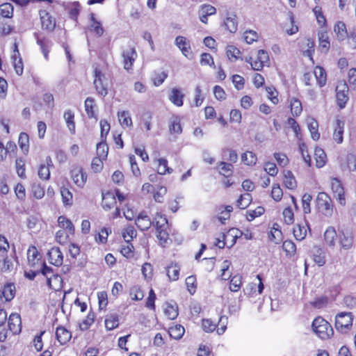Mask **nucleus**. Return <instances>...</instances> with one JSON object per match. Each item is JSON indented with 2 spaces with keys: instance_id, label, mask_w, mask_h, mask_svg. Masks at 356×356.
Instances as JSON below:
<instances>
[{
  "instance_id": "1",
  "label": "nucleus",
  "mask_w": 356,
  "mask_h": 356,
  "mask_svg": "<svg viewBox=\"0 0 356 356\" xmlns=\"http://www.w3.org/2000/svg\"><path fill=\"white\" fill-rule=\"evenodd\" d=\"M154 226L156 229V238L159 244L164 247L170 241L168 232V220L165 215L157 212L154 218Z\"/></svg>"
},
{
  "instance_id": "2",
  "label": "nucleus",
  "mask_w": 356,
  "mask_h": 356,
  "mask_svg": "<svg viewBox=\"0 0 356 356\" xmlns=\"http://www.w3.org/2000/svg\"><path fill=\"white\" fill-rule=\"evenodd\" d=\"M312 327L315 334L323 340L329 339L334 333L330 324L321 316L313 321Z\"/></svg>"
},
{
  "instance_id": "3",
  "label": "nucleus",
  "mask_w": 356,
  "mask_h": 356,
  "mask_svg": "<svg viewBox=\"0 0 356 356\" xmlns=\"http://www.w3.org/2000/svg\"><path fill=\"white\" fill-rule=\"evenodd\" d=\"M93 73V85L95 90L99 96L104 97L108 94L109 86L108 79L99 67H95Z\"/></svg>"
},
{
  "instance_id": "4",
  "label": "nucleus",
  "mask_w": 356,
  "mask_h": 356,
  "mask_svg": "<svg viewBox=\"0 0 356 356\" xmlns=\"http://www.w3.org/2000/svg\"><path fill=\"white\" fill-rule=\"evenodd\" d=\"M351 312H340L335 317V328L341 333H347L353 326Z\"/></svg>"
},
{
  "instance_id": "5",
  "label": "nucleus",
  "mask_w": 356,
  "mask_h": 356,
  "mask_svg": "<svg viewBox=\"0 0 356 356\" xmlns=\"http://www.w3.org/2000/svg\"><path fill=\"white\" fill-rule=\"evenodd\" d=\"M316 204L320 211L327 217L333 213V204L330 197L324 192H321L316 197Z\"/></svg>"
},
{
  "instance_id": "6",
  "label": "nucleus",
  "mask_w": 356,
  "mask_h": 356,
  "mask_svg": "<svg viewBox=\"0 0 356 356\" xmlns=\"http://www.w3.org/2000/svg\"><path fill=\"white\" fill-rule=\"evenodd\" d=\"M339 243L343 250H349L352 248L354 241L353 232L348 229H343L339 231Z\"/></svg>"
},
{
  "instance_id": "7",
  "label": "nucleus",
  "mask_w": 356,
  "mask_h": 356,
  "mask_svg": "<svg viewBox=\"0 0 356 356\" xmlns=\"http://www.w3.org/2000/svg\"><path fill=\"white\" fill-rule=\"evenodd\" d=\"M124 67L127 71L132 70V66L137 58V53L134 47L127 46L122 51Z\"/></svg>"
},
{
  "instance_id": "8",
  "label": "nucleus",
  "mask_w": 356,
  "mask_h": 356,
  "mask_svg": "<svg viewBox=\"0 0 356 356\" xmlns=\"http://www.w3.org/2000/svg\"><path fill=\"white\" fill-rule=\"evenodd\" d=\"M238 232H240L241 234V232L238 229L234 228L230 229L226 235L224 234L222 235V239H216L215 245L219 248H224L226 245L225 240H227L228 238L230 237L232 238V242L229 248L232 247L236 243V239L239 237Z\"/></svg>"
},
{
  "instance_id": "9",
  "label": "nucleus",
  "mask_w": 356,
  "mask_h": 356,
  "mask_svg": "<svg viewBox=\"0 0 356 356\" xmlns=\"http://www.w3.org/2000/svg\"><path fill=\"white\" fill-rule=\"evenodd\" d=\"M331 188L334 193V197L338 200L340 204H346L344 195V189L341 181L337 178H332L331 180Z\"/></svg>"
},
{
  "instance_id": "10",
  "label": "nucleus",
  "mask_w": 356,
  "mask_h": 356,
  "mask_svg": "<svg viewBox=\"0 0 356 356\" xmlns=\"http://www.w3.org/2000/svg\"><path fill=\"white\" fill-rule=\"evenodd\" d=\"M71 177L78 187H83L87 180V175L81 166L75 165L71 170Z\"/></svg>"
},
{
  "instance_id": "11",
  "label": "nucleus",
  "mask_w": 356,
  "mask_h": 356,
  "mask_svg": "<svg viewBox=\"0 0 356 356\" xmlns=\"http://www.w3.org/2000/svg\"><path fill=\"white\" fill-rule=\"evenodd\" d=\"M336 92L337 104L341 108H343L345 107L346 104L348 100V87L346 83L343 82L339 84L336 88Z\"/></svg>"
},
{
  "instance_id": "12",
  "label": "nucleus",
  "mask_w": 356,
  "mask_h": 356,
  "mask_svg": "<svg viewBox=\"0 0 356 356\" xmlns=\"http://www.w3.org/2000/svg\"><path fill=\"white\" fill-rule=\"evenodd\" d=\"M154 220L147 215L146 212H140L136 219V225L141 231L148 230L152 225H154Z\"/></svg>"
},
{
  "instance_id": "13",
  "label": "nucleus",
  "mask_w": 356,
  "mask_h": 356,
  "mask_svg": "<svg viewBox=\"0 0 356 356\" xmlns=\"http://www.w3.org/2000/svg\"><path fill=\"white\" fill-rule=\"evenodd\" d=\"M216 13V8L210 4H203L200 6L198 10L200 20L204 24H207L209 16L213 15Z\"/></svg>"
},
{
  "instance_id": "14",
  "label": "nucleus",
  "mask_w": 356,
  "mask_h": 356,
  "mask_svg": "<svg viewBox=\"0 0 356 356\" xmlns=\"http://www.w3.org/2000/svg\"><path fill=\"white\" fill-rule=\"evenodd\" d=\"M42 27L47 31H51L56 26L55 19L47 11L40 12Z\"/></svg>"
},
{
  "instance_id": "15",
  "label": "nucleus",
  "mask_w": 356,
  "mask_h": 356,
  "mask_svg": "<svg viewBox=\"0 0 356 356\" xmlns=\"http://www.w3.org/2000/svg\"><path fill=\"white\" fill-rule=\"evenodd\" d=\"M47 256L49 262L55 266H60L63 262V256L59 248L54 247L51 248Z\"/></svg>"
},
{
  "instance_id": "16",
  "label": "nucleus",
  "mask_w": 356,
  "mask_h": 356,
  "mask_svg": "<svg viewBox=\"0 0 356 356\" xmlns=\"http://www.w3.org/2000/svg\"><path fill=\"white\" fill-rule=\"evenodd\" d=\"M27 259L29 265L32 268H35L42 262L37 248L33 245L30 246L27 250Z\"/></svg>"
},
{
  "instance_id": "17",
  "label": "nucleus",
  "mask_w": 356,
  "mask_h": 356,
  "mask_svg": "<svg viewBox=\"0 0 356 356\" xmlns=\"http://www.w3.org/2000/svg\"><path fill=\"white\" fill-rule=\"evenodd\" d=\"M18 46H14L13 54L11 56L13 60V66L16 74L21 76L24 72V65L22 58L18 50Z\"/></svg>"
},
{
  "instance_id": "18",
  "label": "nucleus",
  "mask_w": 356,
  "mask_h": 356,
  "mask_svg": "<svg viewBox=\"0 0 356 356\" xmlns=\"http://www.w3.org/2000/svg\"><path fill=\"white\" fill-rule=\"evenodd\" d=\"M21 317L16 313H13L8 318V327L9 330L15 334H19L21 332Z\"/></svg>"
},
{
  "instance_id": "19",
  "label": "nucleus",
  "mask_w": 356,
  "mask_h": 356,
  "mask_svg": "<svg viewBox=\"0 0 356 356\" xmlns=\"http://www.w3.org/2000/svg\"><path fill=\"white\" fill-rule=\"evenodd\" d=\"M56 337L61 345H65L71 339L72 334L65 327L59 326L56 330Z\"/></svg>"
},
{
  "instance_id": "20",
  "label": "nucleus",
  "mask_w": 356,
  "mask_h": 356,
  "mask_svg": "<svg viewBox=\"0 0 356 356\" xmlns=\"http://www.w3.org/2000/svg\"><path fill=\"white\" fill-rule=\"evenodd\" d=\"M88 29L97 36H101L104 33V29L102 27L101 23L95 19V14L93 13L90 15Z\"/></svg>"
},
{
  "instance_id": "21",
  "label": "nucleus",
  "mask_w": 356,
  "mask_h": 356,
  "mask_svg": "<svg viewBox=\"0 0 356 356\" xmlns=\"http://www.w3.org/2000/svg\"><path fill=\"white\" fill-rule=\"evenodd\" d=\"M309 229L308 225L305 222L304 224H297L294 226L293 232L294 237L298 241H302L307 236V229Z\"/></svg>"
},
{
  "instance_id": "22",
  "label": "nucleus",
  "mask_w": 356,
  "mask_h": 356,
  "mask_svg": "<svg viewBox=\"0 0 356 356\" xmlns=\"http://www.w3.org/2000/svg\"><path fill=\"white\" fill-rule=\"evenodd\" d=\"M223 26L230 33H235L238 27L237 17L236 15H227L223 22Z\"/></svg>"
},
{
  "instance_id": "23",
  "label": "nucleus",
  "mask_w": 356,
  "mask_h": 356,
  "mask_svg": "<svg viewBox=\"0 0 356 356\" xmlns=\"http://www.w3.org/2000/svg\"><path fill=\"white\" fill-rule=\"evenodd\" d=\"M338 237V234L334 229V227L330 226L328 227L325 233H324V238L325 243L330 247H334L335 245L336 238Z\"/></svg>"
},
{
  "instance_id": "24",
  "label": "nucleus",
  "mask_w": 356,
  "mask_h": 356,
  "mask_svg": "<svg viewBox=\"0 0 356 356\" xmlns=\"http://www.w3.org/2000/svg\"><path fill=\"white\" fill-rule=\"evenodd\" d=\"M184 95L181 93V90L178 88H172L171 93L169 96L170 101L177 106H181L183 105V98Z\"/></svg>"
},
{
  "instance_id": "25",
  "label": "nucleus",
  "mask_w": 356,
  "mask_h": 356,
  "mask_svg": "<svg viewBox=\"0 0 356 356\" xmlns=\"http://www.w3.org/2000/svg\"><path fill=\"white\" fill-rule=\"evenodd\" d=\"M344 122L340 120H336V125L333 133L334 140L339 144L343 142Z\"/></svg>"
},
{
  "instance_id": "26",
  "label": "nucleus",
  "mask_w": 356,
  "mask_h": 356,
  "mask_svg": "<svg viewBox=\"0 0 356 356\" xmlns=\"http://www.w3.org/2000/svg\"><path fill=\"white\" fill-rule=\"evenodd\" d=\"M63 118L65 121L67 127L72 134H75V122H74V113L71 110L65 111Z\"/></svg>"
},
{
  "instance_id": "27",
  "label": "nucleus",
  "mask_w": 356,
  "mask_h": 356,
  "mask_svg": "<svg viewBox=\"0 0 356 356\" xmlns=\"http://www.w3.org/2000/svg\"><path fill=\"white\" fill-rule=\"evenodd\" d=\"M47 165L42 164L39 167L38 176L42 180H48L50 177V171L49 165L52 164L51 157L48 156L46 158Z\"/></svg>"
},
{
  "instance_id": "28",
  "label": "nucleus",
  "mask_w": 356,
  "mask_h": 356,
  "mask_svg": "<svg viewBox=\"0 0 356 356\" xmlns=\"http://www.w3.org/2000/svg\"><path fill=\"white\" fill-rule=\"evenodd\" d=\"M284 184L286 188L290 190H294L297 187V182L293 173L290 170L284 172Z\"/></svg>"
},
{
  "instance_id": "29",
  "label": "nucleus",
  "mask_w": 356,
  "mask_h": 356,
  "mask_svg": "<svg viewBox=\"0 0 356 356\" xmlns=\"http://www.w3.org/2000/svg\"><path fill=\"white\" fill-rule=\"evenodd\" d=\"M15 295V286L13 284L8 283L4 285L1 298H4L6 301L9 302L12 300Z\"/></svg>"
},
{
  "instance_id": "30",
  "label": "nucleus",
  "mask_w": 356,
  "mask_h": 356,
  "mask_svg": "<svg viewBox=\"0 0 356 356\" xmlns=\"http://www.w3.org/2000/svg\"><path fill=\"white\" fill-rule=\"evenodd\" d=\"M314 74L316 79L317 84L323 87L326 84L327 74L325 70L321 66H316L314 68Z\"/></svg>"
},
{
  "instance_id": "31",
  "label": "nucleus",
  "mask_w": 356,
  "mask_h": 356,
  "mask_svg": "<svg viewBox=\"0 0 356 356\" xmlns=\"http://www.w3.org/2000/svg\"><path fill=\"white\" fill-rule=\"evenodd\" d=\"M116 204L115 196L108 192L102 195V207L105 210L111 209Z\"/></svg>"
},
{
  "instance_id": "32",
  "label": "nucleus",
  "mask_w": 356,
  "mask_h": 356,
  "mask_svg": "<svg viewBox=\"0 0 356 356\" xmlns=\"http://www.w3.org/2000/svg\"><path fill=\"white\" fill-rule=\"evenodd\" d=\"M105 327L107 330H113L119 325V316L117 314H111L105 318Z\"/></svg>"
},
{
  "instance_id": "33",
  "label": "nucleus",
  "mask_w": 356,
  "mask_h": 356,
  "mask_svg": "<svg viewBox=\"0 0 356 356\" xmlns=\"http://www.w3.org/2000/svg\"><path fill=\"white\" fill-rule=\"evenodd\" d=\"M291 112L293 116L298 117L302 112V106L301 102L296 97L289 99Z\"/></svg>"
},
{
  "instance_id": "34",
  "label": "nucleus",
  "mask_w": 356,
  "mask_h": 356,
  "mask_svg": "<svg viewBox=\"0 0 356 356\" xmlns=\"http://www.w3.org/2000/svg\"><path fill=\"white\" fill-rule=\"evenodd\" d=\"M169 131L171 134H180L182 128L180 119L177 116H172L169 120Z\"/></svg>"
},
{
  "instance_id": "35",
  "label": "nucleus",
  "mask_w": 356,
  "mask_h": 356,
  "mask_svg": "<svg viewBox=\"0 0 356 356\" xmlns=\"http://www.w3.org/2000/svg\"><path fill=\"white\" fill-rule=\"evenodd\" d=\"M316 165L317 168H322L326 163V154L324 150L320 147H316L314 150Z\"/></svg>"
},
{
  "instance_id": "36",
  "label": "nucleus",
  "mask_w": 356,
  "mask_h": 356,
  "mask_svg": "<svg viewBox=\"0 0 356 356\" xmlns=\"http://www.w3.org/2000/svg\"><path fill=\"white\" fill-rule=\"evenodd\" d=\"M234 166L232 163L220 161L218 163L219 173L226 177H229L233 174Z\"/></svg>"
},
{
  "instance_id": "37",
  "label": "nucleus",
  "mask_w": 356,
  "mask_h": 356,
  "mask_svg": "<svg viewBox=\"0 0 356 356\" xmlns=\"http://www.w3.org/2000/svg\"><path fill=\"white\" fill-rule=\"evenodd\" d=\"M167 275L170 280L177 281L179 279L180 268L177 264L172 263L167 267Z\"/></svg>"
},
{
  "instance_id": "38",
  "label": "nucleus",
  "mask_w": 356,
  "mask_h": 356,
  "mask_svg": "<svg viewBox=\"0 0 356 356\" xmlns=\"http://www.w3.org/2000/svg\"><path fill=\"white\" fill-rule=\"evenodd\" d=\"M318 124L314 118H311L308 122V129L314 140H318L320 138V134L318 131Z\"/></svg>"
},
{
  "instance_id": "39",
  "label": "nucleus",
  "mask_w": 356,
  "mask_h": 356,
  "mask_svg": "<svg viewBox=\"0 0 356 356\" xmlns=\"http://www.w3.org/2000/svg\"><path fill=\"white\" fill-rule=\"evenodd\" d=\"M241 160L245 165L252 166L257 163V157L254 152L247 151L241 155Z\"/></svg>"
},
{
  "instance_id": "40",
  "label": "nucleus",
  "mask_w": 356,
  "mask_h": 356,
  "mask_svg": "<svg viewBox=\"0 0 356 356\" xmlns=\"http://www.w3.org/2000/svg\"><path fill=\"white\" fill-rule=\"evenodd\" d=\"M334 31L337 35V37L340 40H343L345 38L348 36V32L346 30V26L344 22H338L336 23L334 27Z\"/></svg>"
},
{
  "instance_id": "41",
  "label": "nucleus",
  "mask_w": 356,
  "mask_h": 356,
  "mask_svg": "<svg viewBox=\"0 0 356 356\" xmlns=\"http://www.w3.org/2000/svg\"><path fill=\"white\" fill-rule=\"evenodd\" d=\"M58 223L59 227L63 229L68 231L70 234H73L74 232V227L72 222L65 216H60L58 219Z\"/></svg>"
},
{
  "instance_id": "42",
  "label": "nucleus",
  "mask_w": 356,
  "mask_h": 356,
  "mask_svg": "<svg viewBox=\"0 0 356 356\" xmlns=\"http://www.w3.org/2000/svg\"><path fill=\"white\" fill-rule=\"evenodd\" d=\"M118 117L119 122L122 127H128L132 125V120L128 111H123L122 112H118Z\"/></svg>"
},
{
  "instance_id": "43",
  "label": "nucleus",
  "mask_w": 356,
  "mask_h": 356,
  "mask_svg": "<svg viewBox=\"0 0 356 356\" xmlns=\"http://www.w3.org/2000/svg\"><path fill=\"white\" fill-rule=\"evenodd\" d=\"M62 278L57 274H52L50 277H48L47 280V284L50 289L56 290L60 287V283Z\"/></svg>"
},
{
  "instance_id": "44",
  "label": "nucleus",
  "mask_w": 356,
  "mask_h": 356,
  "mask_svg": "<svg viewBox=\"0 0 356 356\" xmlns=\"http://www.w3.org/2000/svg\"><path fill=\"white\" fill-rule=\"evenodd\" d=\"M252 202V196L250 193L241 195L237 200V207L241 209H246Z\"/></svg>"
},
{
  "instance_id": "45",
  "label": "nucleus",
  "mask_w": 356,
  "mask_h": 356,
  "mask_svg": "<svg viewBox=\"0 0 356 356\" xmlns=\"http://www.w3.org/2000/svg\"><path fill=\"white\" fill-rule=\"evenodd\" d=\"M282 249L286 252V256L291 257L296 254V245L291 240H286L282 243Z\"/></svg>"
},
{
  "instance_id": "46",
  "label": "nucleus",
  "mask_w": 356,
  "mask_h": 356,
  "mask_svg": "<svg viewBox=\"0 0 356 356\" xmlns=\"http://www.w3.org/2000/svg\"><path fill=\"white\" fill-rule=\"evenodd\" d=\"M95 106V99L92 97H87L85 100V110L89 118H96V114L93 110Z\"/></svg>"
},
{
  "instance_id": "47",
  "label": "nucleus",
  "mask_w": 356,
  "mask_h": 356,
  "mask_svg": "<svg viewBox=\"0 0 356 356\" xmlns=\"http://www.w3.org/2000/svg\"><path fill=\"white\" fill-rule=\"evenodd\" d=\"M0 15L3 17L11 18L13 15V6L10 3H4L1 4Z\"/></svg>"
},
{
  "instance_id": "48",
  "label": "nucleus",
  "mask_w": 356,
  "mask_h": 356,
  "mask_svg": "<svg viewBox=\"0 0 356 356\" xmlns=\"http://www.w3.org/2000/svg\"><path fill=\"white\" fill-rule=\"evenodd\" d=\"M184 327L181 325H176L169 329L170 336L175 339H179L184 334Z\"/></svg>"
},
{
  "instance_id": "49",
  "label": "nucleus",
  "mask_w": 356,
  "mask_h": 356,
  "mask_svg": "<svg viewBox=\"0 0 356 356\" xmlns=\"http://www.w3.org/2000/svg\"><path fill=\"white\" fill-rule=\"evenodd\" d=\"M60 194L62 196V201L65 206H71L72 204V193L70 191L65 187L60 188Z\"/></svg>"
},
{
  "instance_id": "50",
  "label": "nucleus",
  "mask_w": 356,
  "mask_h": 356,
  "mask_svg": "<svg viewBox=\"0 0 356 356\" xmlns=\"http://www.w3.org/2000/svg\"><path fill=\"white\" fill-rule=\"evenodd\" d=\"M159 163L158 173L160 175H165L166 173L170 174L172 172V169L168 166V161L165 159H158Z\"/></svg>"
},
{
  "instance_id": "51",
  "label": "nucleus",
  "mask_w": 356,
  "mask_h": 356,
  "mask_svg": "<svg viewBox=\"0 0 356 356\" xmlns=\"http://www.w3.org/2000/svg\"><path fill=\"white\" fill-rule=\"evenodd\" d=\"M227 55L228 58L234 62L238 60L241 56V51L236 46H227Z\"/></svg>"
},
{
  "instance_id": "52",
  "label": "nucleus",
  "mask_w": 356,
  "mask_h": 356,
  "mask_svg": "<svg viewBox=\"0 0 356 356\" xmlns=\"http://www.w3.org/2000/svg\"><path fill=\"white\" fill-rule=\"evenodd\" d=\"M243 38L245 42L250 44L254 42H257L259 38L258 33L253 30L245 31L243 33Z\"/></svg>"
},
{
  "instance_id": "53",
  "label": "nucleus",
  "mask_w": 356,
  "mask_h": 356,
  "mask_svg": "<svg viewBox=\"0 0 356 356\" xmlns=\"http://www.w3.org/2000/svg\"><path fill=\"white\" fill-rule=\"evenodd\" d=\"M136 231L133 226H128L122 232V236L127 243H129L134 238L136 237Z\"/></svg>"
},
{
  "instance_id": "54",
  "label": "nucleus",
  "mask_w": 356,
  "mask_h": 356,
  "mask_svg": "<svg viewBox=\"0 0 356 356\" xmlns=\"http://www.w3.org/2000/svg\"><path fill=\"white\" fill-rule=\"evenodd\" d=\"M314 261L319 266H322L325 264V255L322 249L318 248L314 254Z\"/></svg>"
},
{
  "instance_id": "55",
  "label": "nucleus",
  "mask_w": 356,
  "mask_h": 356,
  "mask_svg": "<svg viewBox=\"0 0 356 356\" xmlns=\"http://www.w3.org/2000/svg\"><path fill=\"white\" fill-rule=\"evenodd\" d=\"M16 170L18 176L22 179L26 178L25 174V162L24 160L22 158H19L16 159L15 161Z\"/></svg>"
},
{
  "instance_id": "56",
  "label": "nucleus",
  "mask_w": 356,
  "mask_h": 356,
  "mask_svg": "<svg viewBox=\"0 0 356 356\" xmlns=\"http://www.w3.org/2000/svg\"><path fill=\"white\" fill-rule=\"evenodd\" d=\"M19 145L22 152L26 154L29 151V136L25 133H21L19 137Z\"/></svg>"
},
{
  "instance_id": "57",
  "label": "nucleus",
  "mask_w": 356,
  "mask_h": 356,
  "mask_svg": "<svg viewBox=\"0 0 356 356\" xmlns=\"http://www.w3.org/2000/svg\"><path fill=\"white\" fill-rule=\"evenodd\" d=\"M164 314L169 319L176 318L178 315L177 307L167 304L164 309Z\"/></svg>"
},
{
  "instance_id": "58",
  "label": "nucleus",
  "mask_w": 356,
  "mask_h": 356,
  "mask_svg": "<svg viewBox=\"0 0 356 356\" xmlns=\"http://www.w3.org/2000/svg\"><path fill=\"white\" fill-rule=\"evenodd\" d=\"M283 195L282 189L280 188L279 184H274L273 185L272 191H271V197L272 198L276 201L279 202L282 200Z\"/></svg>"
},
{
  "instance_id": "59",
  "label": "nucleus",
  "mask_w": 356,
  "mask_h": 356,
  "mask_svg": "<svg viewBox=\"0 0 356 356\" xmlns=\"http://www.w3.org/2000/svg\"><path fill=\"white\" fill-rule=\"evenodd\" d=\"M312 200V196L309 193H305L302 195V209L305 213H309L311 212L310 202Z\"/></svg>"
},
{
  "instance_id": "60",
  "label": "nucleus",
  "mask_w": 356,
  "mask_h": 356,
  "mask_svg": "<svg viewBox=\"0 0 356 356\" xmlns=\"http://www.w3.org/2000/svg\"><path fill=\"white\" fill-rule=\"evenodd\" d=\"M108 147L106 143L101 142L97 145V154L98 157L105 159L107 157Z\"/></svg>"
},
{
  "instance_id": "61",
  "label": "nucleus",
  "mask_w": 356,
  "mask_h": 356,
  "mask_svg": "<svg viewBox=\"0 0 356 356\" xmlns=\"http://www.w3.org/2000/svg\"><path fill=\"white\" fill-rule=\"evenodd\" d=\"M264 208L258 207L254 210H249L247 211V220L248 221L253 220L256 217L261 216L264 213Z\"/></svg>"
},
{
  "instance_id": "62",
  "label": "nucleus",
  "mask_w": 356,
  "mask_h": 356,
  "mask_svg": "<svg viewBox=\"0 0 356 356\" xmlns=\"http://www.w3.org/2000/svg\"><path fill=\"white\" fill-rule=\"evenodd\" d=\"M241 284V277L235 275L231 279L229 289L232 291L236 292L240 289Z\"/></svg>"
},
{
  "instance_id": "63",
  "label": "nucleus",
  "mask_w": 356,
  "mask_h": 356,
  "mask_svg": "<svg viewBox=\"0 0 356 356\" xmlns=\"http://www.w3.org/2000/svg\"><path fill=\"white\" fill-rule=\"evenodd\" d=\"M130 296L134 300H141L144 297L143 292L138 286H134L131 289Z\"/></svg>"
},
{
  "instance_id": "64",
  "label": "nucleus",
  "mask_w": 356,
  "mask_h": 356,
  "mask_svg": "<svg viewBox=\"0 0 356 356\" xmlns=\"http://www.w3.org/2000/svg\"><path fill=\"white\" fill-rule=\"evenodd\" d=\"M349 86L353 90H356V68H351L348 73Z\"/></svg>"
}]
</instances>
